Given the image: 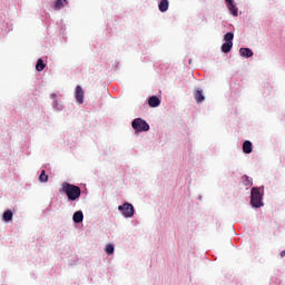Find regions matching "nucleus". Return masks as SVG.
Returning <instances> with one entry per match:
<instances>
[{
  "mask_svg": "<svg viewBox=\"0 0 285 285\" xmlns=\"http://www.w3.org/2000/svg\"><path fill=\"white\" fill-rule=\"evenodd\" d=\"M118 210L124 215V217H132L135 215V207L129 203L118 206Z\"/></svg>",
  "mask_w": 285,
  "mask_h": 285,
  "instance_id": "nucleus-4",
  "label": "nucleus"
},
{
  "mask_svg": "<svg viewBox=\"0 0 285 285\" xmlns=\"http://www.w3.org/2000/svg\"><path fill=\"white\" fill-rule=\"evenodd\" d=\"M46 68V63H43L42 59H38L37 65H36V70L38 72H42V70H45Z\"/></svg>",
  "mask_w": 285,
  "mask_h": 285,
  "instance_id": "nucleus-18",
  "label": "nucleus"
},
{
  "mask_svg": "<svg viewBox=\"0 0 285 285\" xmlns=\"http://www.w3.org/2000/svg\"><path fill=\"white\" fill-rule=\"evenodd\" d=\"M150 108H157L161 105V100L157 96H151L148 100Z\"/></svg>",
  "mask_w": 285,
  "mask_h": 285,
  "instance_id": "nucleus-7",
  "label": "nucleus"
},
{
  "mask_svg": "<svg viewBox=\"0 0 285 285\" xmlns=\"http://www.w3.org/2000/svg\"><path fill=\"white\" fill-rule=\"evenodd\" d=\"M75 97L78 104H83V88L81 86L76 87Z\"/></svg>",
  "mask_w": 285,
  "mask_h": 285,
  "instance_id": "nucleus-5",
  "label": "nucleus"
},
{
  "mask_svg": "<svg viewBox=\"0 0 285 285\" xmlns=\"http://www.w3.org/2000/svg\"><path fill=\"white\" fill-rule=\"evenodd\" d=\"M233 39H235V35L233 32H227L224 36L225 43H233Z\"/></svg>",
  "mask_w": 285,
  "mask_h": 285,
  "instance_id": "nucleus-17",
  "label": "nucleus"
},
{
  "mask_svg": "<svg viewBox=\"0 0 285 285\" xmlns=\"http://www.w3.org/2000/svg\"><path fill=\"white\" fill-rule=\"evenodd\" d=\"M194 99H196L197 104H202L206 100V97H204V90L197 89L194 92Z\"/></svg>",
  "mask_w": 285,
  "mask_h": 285,
  "instance_id": "nucleus-6",
  "label": "nucleus"
},
{
  "mask_svg": "<svg viewBox=\"0 0 285 285\" xmlns=\"http://www.w3.org/2000/svg\"><path fill=\"white\" fill-rule=\"evenodd\" d=\"M131 128H134L136 132H148L150 130V125L141 118H136L131 122Z\"/></svg>",
  "mask_w": 285,
  "mask_h": 285,
  "instance_id": "nucleus-3",
  "label": "nucleus"
},
{
  "mask_svg": "<svg viewBox=\"0 0 285 285\" xmlns=\"http://www.w3.org/2000/svg\"><path fill=\"white\" fill-rule=\"evenodd\" d=\"M250 204L253 208H262V206H264V203L262 202V191H259V188L257 187L252 188Z\"/></svg>",
  "mask_w": 285,
  "mask_h": 285,
  "instance_id": "nucleus-2",
  "label": "nucleus"
},
{
  "mask_svg": "<svg viewBox=\"0 0 285 285\" xmlns=\"http://www.w3.org/2000/svg\"><path fill=\"white\" fill-rule=\"evenodd\" d=\"M39 181H41V184H46L48 181V175L46 174V170L41 171L39 176Z\"/></svg>",
  "mask_w": 285,
  "mask_h": 285,
  "instance_id": "nucleus-19",
  "label": "nucleus"
},
{
  "mask_svg": "<svg viewBox=\"0 0 285 285\" xmlns=\"http://www.w3.org/2000/svg\"><path fill=\"white\" fill-rule=\"evenodd\" d=\"M227 3H233V0H225Z\"/></svg>",
  "mask_w": 285,
  "mask_h": 285,
  "instance_id": "nucleus-21",
  "label": "nucleus"
},
{
  "mask_svg": "<svg viewBox=\"0 0 285 285\" xmlns=\"http://www.w3.org/2000/svg\"><path fill=\"white\" fill-rule=\"evenodd\" d=\"M3 222H12V210L8 209L2 215Z\"/></svg>",
  "mask_w": 285,
  "mask_h": 285,
  "instance_id": "nucleus-15",
  "label": "nucleus"
},
{
  "mask_svg": "<svg viewBox=\"0 0 285 285\" xmlns=\"http://www.w3.org/2000/svg\"><path fill=\"white\" fill-rule=\"evenodd\" d=\"M242 180L243 185L246 186L247 188H250V186H253V179H250V177L245 175L242 177Z\"/></svg>",
  "mask_w": 285,
  "mask_h": 285,
  "instance_id": "nucleus-14",
  "label": "nucleus"
},
{
  "mask_svg": "<svg viewBox=\"0 0 285 285\" xmlns=\"http://www.w3.org/2000/svg\"><path fill=\"white\" fill-rule=\"evenodd\" d=\"M62 193L67 195L69 202H77L81 197V188L69 183L62 184Z\"/></svg>",
  "mask_w": 285,
  "mask_h": 285,
  "instance_id": "nucleus-1",
  "label": "nucleus"
},
{
  "mask_svg": "<svg viewBox=\"0 0 285 285\" xmlns=\"http://www.w3.org/2000/svg\"><path fill=\"white\" fill-rule=\"evenodd\" d=\"M240 57H246V59H250L253 57V50L249 48H240L239 49Z\"/></svg>",
  "mask_w": 285,
  "mask_h": 285,
  "instance_id": "nucleus-9",
  "label": "nucleus"
},
{
  "mask_svg": "<svg viewBox=\"0 0 285 285\" xmlns=\"http://www.w3.org/2000/svg\"><path fill=\"white\" fill-rule=\"evenodd\" d=\"M228 10L232 12L233 17H237L239 14L238 9L233 4V2L228 3Z\"/></svg>",
  "mask_w": 285,
  "mask_h": 285,
  "instance_id": "nucleus-16",
  "label": "nucleus"
},
{
  "mask_svg": "<svg viewBox=\"0 0 285 285\" xmlns=\"http://www.w3.org/2000/svg\"><path fill=\"white\" fill-rule=\"evenodd\" d=\"M65 6H68V0H56L52 8L55 10H61Z\"/></svg>",
  "mask_w": 285,
  "mask_h": 285,
  "instance_id": "nucleus-10",
  "label": "nucleus"
},
{
  "mask_svg": "<svg viewBox=\"0 0 285 285\" xmlns=\"http://www.w3.org/2000/svg\"><path fill=\"white\" fill-rule=\"evenodd\" d=\"M233 50V42H225L222 45V52L228 53Z\"/></svg>",
  "mask_w": 285,
  "mask_h": 285,
  "instance_id": "nucleus-13",
  "label": "nucleus"
},
{
  "mask_svg": "<svg viewBox=\"0 0 285 285\" xmlns=\"http://www.w3.org/2000/svg\"><path fill=\"white\" fill-rule=\"evenodd\" d=\"M73 222L75 224H81L83 222V212H76L73 214Z\"/></svg>",
  "mask_w": 285,
  "mask_h": 285,
  "instance_id": "nucleus-11",
  "label": "nucleus"
},
{
  "mask_svg": "<svg viewBox=\"0 0 285 285\" xmlns=\"http://www.w3.org/2000/svg\"><path fill=\"white\" fill-rule=\"evenodd\" d=\"M243 153H245V155H250V153H253V142H250L249 140L244 141Z\"/></svg>",
  "mask_w": 285,
  "mask_h": 285,
  "instance_id": "nucleus-8",
  "label": "nucleus"
},
{
  "mask_svg": "<svg viewBox=\"0 0 285 285\" xmlns=\"http://www.w3.org/2000/svg\"><path fill=\"white\" fill-rule=\"evenodd\" d=\"M168 6H170L168 0H161L160 3L158 4L159 11L166 12L168 10Z\"/></svg>",
  "mask_w": 285,
  "mask_h": 285,
  "instance_id": "nucleus-12",
  "label": "nucleus"
},
{
  "mask_svg": "<svg viewBox=\"0 0 285 285\" xmlns=\"http://www.w3.org/2000/svg\"><path fill=\"white\" fill-rule=\"evenodd\" d=\"M105 252L107 255H112V253H115V246H112V244H108L105 248Z\"/></svg>",
  "mask_w": 285,
  "mask_h": 285,
  "instance_id": "nucleus-20",
  "label": "nucleus"
}]
</instances>
